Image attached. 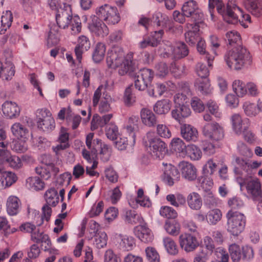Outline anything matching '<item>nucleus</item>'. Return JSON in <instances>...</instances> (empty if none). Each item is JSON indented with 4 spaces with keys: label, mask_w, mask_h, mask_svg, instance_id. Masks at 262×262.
Segmentation results:
<instances>
[{
    "label": "nucleus",
    "mask_w": 262,
    "mask_h": 262,
    "mask_svg": "<svg viewBox=\"0 0 262 262\" xmlns=\"http://www.w3.org/2000/svg\"><path fill=\"white\" fill-rule=\"evenodd\" d=\"M199 23H187L186 24L187 31L185 33V40L190 45L194 46L202 38L200 34Z\"/></svg>",
    "instance_id": "obj_18"
},
{
    "label": "nucleus",
    "mask_w": 262,
    "mask_h": 262,
    "mask_svg": "<svg viewBox=\"0 0 262 262\" xmlns=\"http://www.w3.org/2000/svg\"><path fill=\"white\" fill-rule=\"evenodd\" d=\"M90 47L91 43L88 37L84 35L79 37L78 44L75 48V53L79 63L81 62L82 54L84 52L88 51Z\"/></svg>",
    "instance_id": "obj_24"
},
{
    "label": "nucleus",
    "mask_w": 262,
    "mask_h": 262,
    "mask_svg": "<svg viewBox=\"0 0 262 262\" xmlns=\"http://www.w3.org/2000/svg\"><path fill=\"white\" fill-rule=\"evenodd\" d=\"M204 202L206 205L211 208L217 206L220 203V200L211 191H208L204 195Z\"/></svg>",
    "instance_id": "obj_58"
},
{
    "label": "nucleus",
    "mask_w": 262,
    "mask_h": 262,
    "mask_svg": "<svg viewBox=\"0 0 262 262\" xmlns=\"http://www.w3.org/2000/svg\"><path fill=\"white\" fill-rule=\"evenodd\" d=\"M12 150L17 153L25 152L28 149V146L25 141L23 140H14L10 144Z\"/></svg>",
    "instance_id": "obj_56"
},
{
    "label": "nucleus",
    "mask_w": 262,
    "mask_h": 262,
    "mask_svg": "<svg viewBox=\"0 0 262 262\" xmlns=\"http://www.w3.org/2000/svg\"><path fill=\"white\" fill-rule=\"evenodd\" d=\"M234 171L235 174L243 175L244 173L251 174V162L249 160L240 157H236L233 163Z\"/></svg>",
    "instance_id": "obj_21"
},
{
    "label": "nucleus",
    "mask_w": 262,
    "mask_h": 262,
    "mask_svg": "<svg viewBox=\"0 0 262 262\" xmlns=\"http://www.w3.org/2000/svg\"><path fill=\"white\" fill-rule=\"evenodd\" d=\"M244 6L253 15L257 17L262 15V0H244Z\"/></svg>",
    "instance_id": "obj_25"
},
{
    "label": "nucleus",
    "mask_w": 262,
    "mask_h": 262,
    "mask_svg": "<svg viewBox=\"0 0 262 262\" xmlns=\"http://www.w3.org/2000/svg\"><path fill=\"white\" fill-rule=\"evenodd\" d=\"M20 201L17 196L11 195L7 199V211L10 215H16L20 210Z\"/></svg>",
    "instance_id": "obj_29"
},
{
    "label": "nucleus",
    "mask_w": 262,
    "mask_h": 262,
    "mask_svg": "<svg viewBox=\"0 0 262 262\" xmlns=\"http://www.w3.org/2000/svg\"><path fill=\"white\" fill-rule=\"evenodd\" d=\"M92 20L89 23L90 31L96 36L104 37L109 33V30L106 25L95 15L91 17Z\"/></svg>",
    "instance_id": "obj_15"
},
{
    "label": "nucleus",
    "mask_w": 262,
    "mask_h": 262,
    "mask_svg": "<svg viewBox=\"0 0 262 262\" xmlns=\"http://www.w3.org/2000/svg\"><path fill=\"white\" fill-rule=\"evenodd\" d=\"M224 60L229 68L237 71L251 63L249 52L242 46L234 47L228 51L224 55Z\"/></svg>",
    "instance_id": "obj_3"
},
{
    "label": "nucleus",
    "mask_w": 262,
    "mask_h": 262,
    "mask_svg": "<svg viewBox=\"0 0 262 262\" xmlns=\"http://www.w3.org/2000/svg\"><path fill=\"white\" fill-rule=\"evenodd\" d=\"M228 251L233 262L250 261L254 257L253 249L248 246L241 247L236 244H232L228 246Z\"/></svg>",
    "instance_id": "obj_6"
},
{
    "label": "nucleus",
    "mask_w": 262,
    "mask_h": 262,
    "mask_svg": "<svg viewBox=\"0 0 262 262\" xmlns=\"http://www.w3.org/2000/svg\"><path fill=\"white\" fill-rule=\"evenodd\" d=\"M202 132L205 137L215 141L222 140L224 136L223 127L216 122L205 123Z\"/></svg>",
    "instance_id": "obj_10"
},
{
    "label": "nucleus",
    "mask_w": 262,
    "mask_h": 262,
    "mask_svg": "<svg viewBox=\"0 0 262 262\" xmlns=\"http://www.w3.org/2000/svg\"><path fill=\"white\" fill-rule=\"evenodd\" d=\"M123 102L125 105L130 106L136 102V97L133 94L132 86H128L125 90Z\"/></svg>",
    "instance_id": "obj_57"
},
{
    "label": "nucleus",
    "mask_w": 262,
    "mask_h": 262,
    "mask_svg": "<svg viewBox=\"0 0 262 262\" xmlns=\"http://www.w3.org/2000/svg\"><path fill=\"white\" fill-rule=\"evenodd\" d=\"M163 243L166 251L170 255H176L179 252V249L176 242L169 237L163 239Z\"/></svg>",
    "instance_id": "obj_44"
},
{
    "label": "nucleus",
    "mask_w": 262,
    "mask_h": 262,
    "mask_svg": "<svg viewBox=\"0 0 262 262\" xmlns=\"http://www.w3.org/2000/svg\"><path fill=\"white\" fill-rule=\"evenodd\" d=\"M217 2L218 3L216 5L217 11L222 15L224 20L228 24H235L237 23L238 17L233 11V6L228 4L225 9L222 0L221 1L217 0Z\"/></svg>",
    "instance_id": "obj_14"
},
{
    "label": "nucleus",
    "mask_w": 262,
    "mask_h": 262,
    "mask_svg": "<svg viewBox=\"0 0 262 262\" xmlns=\"http://www.w3.org/2000/svg\"><path fill=\"white\" fill-rule=\"evenodd\" d=\"M106 51L105 45L102 42L96 44L93 54V59L95 62H99L103 60Z\"/></svg>",
    "instance_id": "obj_46"
},
{
    "label": "nucleus",
    "mask_w": 262,
    "mask_h": 262,
    "mask_svg": "<svg viewBox=\"0 0 262 262\" xmlns=\"http://www.w3.org/2000/svg\"><path fill=\"white\" fill-rule=\"evenodd\" d=\"M233 91L239 97H243L247 93V86L241 80H235L232 83Z\"/></svg>",
    "instance_id": "obj_49"
},
{
    "label": "nucleus",
    "mask_w": 262,
    "mask_h": 262,
    "mask_svg": "<svg viewBox=\"0 0 262 262\" xmlns=\"http://www.w3.org/2000/svg\"><path fill=\"white\" fill-rule=\"evenodd\" d=\"M179 243L182 249L187 252L194 251L199 246V242L195 235L189 233L180 235Z\"/></svg>",
    "instance_id": "obj_13"
},
{
    "label": "nucleus",
    "mask_w": 262,
    "mask_h": 262,
    "mask_svg": "<svg viewBox=\"0 0 262 262\" xmlns=\"http://www.w3.org/2000/svg\"><path fill=\"white\" fill-rule=\"evenodd\" d=\"M171 101L164 99L158 101L154 106V112L159 115L166 114L169 112L171 108Z\"/></svg>",
    "instance_id": "obj_34"
},
{
    "label": "nucleus",
    "mask_w": 262,
    "mask_h": 262,
    "mask_svg": "<svg viewBox=\"0 0 262 262\" xmlns=\"http://www.w3.org/2000/svg\"><path fill=\"white\" fill-rule=\"evenodd\" d=\"M116 238L120 248L124 250H131L135 245V239L132 236L119 234Z\"/></svg>",
    "instance_id": "obj_36"
},
{
    "label": "nucleus",
    "mask_w": 262,
    "mask_h": 262,
    "mask_svg": "<svg viewBox=\"0 0 262 262\" xmlns=\"http://www.w3.org/2000/svg\"><path fill=\"white\" fill-rule=\"evenodd\" d=\"M122 219L127 224H136L141 223L142 219L134 210L124 209L121 214Z\"/></svg>",
    "instance_id": "obj_32"
},
{
    "label": "nucleus",
    "mask_w": 262,
    "mask_h": 262,
    "mask_svg": "<svg viewBox=\"0 0 262 262\" xmlns=\"http://www.w3.org/2000/svg\"><path fill=\"white\" fill-rule=\"evenodd\" d=\"M170 70L176 77H179L185 73V67L184 64L174 62L171 63Z\"/></svg>",
    "instance_id": "obj_63"
},
{
    "label": "nucleus",
    "mask_w": 262,
    "mask_h": 262,
    "mask_svg": "<svg viewBox=\"0 0 262 262\" xmlns=\"http://www.w3.org/2000/svg\"><path fill=\"white\" fill-rule=\"evenodd\" d=\"M163 171V181L169 186H172L174 181L177 180L180 177L178 169L170 163H162Z\"/></svg>",
    "instance_id": "obj_16"
},
{
    "label": "nucleus",
    "mask_w": 262,
    "mask_h": 262,
    "mask_svg": "<svg viewBox=\"0 0 262 262\" xmlns=\"http://www.w3.org/2000/svg\"><path fill=\"white\" fill-rule=\"evenodd\" d=\"M227 231L234 236H238L244 230L246 217L242 213L229 210L226 214Z\"/></svg>",
    "instance_id": "obj_4"
},
{
    "label": "nucleus",
    "mask_w": 262,
    "mask_h": 262,
    "mask_svg": "<svg viewBox=\"0 0 262 262\" xmlns=\"http://www.w3.org/2000/svg\"><path fill=\"white\" fill-rule=\"evenodd\" d=\"M241 189L245 187L247 193L250 194L254 201H259L262 198L261 184L257 179L252 178L245 179L242 182H239Z\"/></svg>",
    "instance_id": "obj_8"
},
{
    "label": "nucleus",
    "mask_w": 262,
    "mask_h": 262,
    "mask_svg": "<svg viewBox=\"0 0 262 262\" xmlns=\"http://www.w3.org/2000/svg\"><path fill=\"white\" fill-rule=\"evenodd\" d=\"M139 76V78L144 80L148 84H150L154 77V72L151 70L144 68L140 70L138 73H136Z\"/></svg>",
    "instance_id": "obj_59"
},
{
    "label": "nucleus",
    "mask_w": 262,
    "mask_h": 262,
    "mask_svg": "<svg viewBox=\"0 0 262 262\" xmlns=\"http://www.w3.org/2000/svg\"><path fill=\"white\" fill-rule=\"evenodd\" d=\"M66 119L68 123L71 124L73 129L77 128L81 121V117L78 115L72 114L71 109H69L67 112Z\"/></svg>",
    "instance_id": "obj_55"
},
{
    "label": "nucleus",
    "mask_w": 262,
    "mask_h": 262,
    "mask_svg": "<svg viewBox=\"0 0 262 262\" xmlns=\"http://www.w3.org/2000/svg\"><path fill=\"white\" fill-rule=\"evenodd\" d=\"M190 92L188 88L184 89L181 92L175 94L173 96V102L175 106L186 105L189 102Z\"/></svg>",
    "instance_id": "obj_37"
},
{
    "label": "nucleus",
    "mask_w": 262,
    "mask_h": 262,
    "mask_svg": "<svg viewBox=\"0 0 262 262\" xmlns=\"http://www.w3.org/2000/svg\"><path fill=\"white\" fill-rule=\"evenodd\" d=\"M94 134L89 133L86 137V145L89 149L82 150L83 157L91 163L92 161L99 157L102 161L107 162L111 157V148L107 144L102 143L101 140L93 139Z\"/></svg>",
    "instance_id": "obj_2"
},
{
    "label": "nucleus",
    "mask_w": 262,
    "mask_h": 262,
    "mask_svg": "<svg viewBox=\"0 0 262 262\" xmlns=\"http://www.w3.org/2000/svg\"><path fill=\"white\" fill-rule=\"evenodd\" d=\"M6 162L11 167L18 169L23 163L20 159L15 155H12L10 151L5 149H0V163Z\"/></svg>",
    "instance_id": "obj_19"
},
{
    "label": "nucleus",
    "mask_w": 262,
    "mask_h": 262,
    "mask_svg": "<svg viewBox=\"0 0 262 262\" xmlns=\"http://www.w3.org/2000/svg\"><path fill=\"white\" fill-rule=\"evenodd\" d=\"M95 15L100 20L105 21L108 24L114 25L120 20V17L116 7L105 4L96 9Z\"/></svg>",
    "instance_id": "obj_7"
},
{
    "label": "nucleus",
    "mask_w": 262,
    "mask_h": 262,
    "mask_svg": "<svg viewBox=\"0 0 262 262\" xmlns=\"http://www.w3.org/2000/svg\"><path fill=\"white\" fill-rule=\"evenodd\" d=\"M164 229L170 235H178L180 232L179 224L175 221H166L164 225Z\"/></svg>",
    "instance_id": "obj_50"
},
{
    "label": "nucleus",
    "mask_w": 262,
    "mask_h": 262,
    "mask_svg": "<svg viewBox=\"0 0 262 262\" xmlns=\"http://www.w3.org/2000/svg\"><path fill=\"white\" fill-rule=\"evenodd\" d=\"M181 134L187 141L195 142L198 139L197 129L189 124H183L181 126Z\"/></svg>",
    "instance_id": "obj_27"
},
{
    "label": "nucleus",
    "mask_w": 262,
    "mask_h": 262,
    "mask_svg": "<svg viewBox=\"0 0 262 262\" xmlns=\"http://www.w3.org/2000/svg\"><path fill=\"white\" fill-rule=\"evenodd\" d=\"M13 135L16 138H27L29 135L28 129L20 123H14L11 127Z\"/></svg>",
    "instance_id": "obj_39"
},
{
    "label": "nucleus",
    "mask_w": 262,
    "mask_h": 262,
    "mask_svg": "<svg viewBox=\"0 0 262 262\" xmlns=\"http://www.w3.org/2000/svg\"><path fill=\"white\" fill-rule=\"evenodd\" d=\"M140 116L142 123L148 127H153L157 124L155 115L150 110L143 108L141 110Z\"/></svg>",
    "instance_id": "obj_30"
},
{
    "label": "nucleus",
    "mask_w": 262,
    "mask_h": 262,
    "mask_svg": "<svg viewBox=\"0 0 262 262\" xmlns=\"http://www.w3.org/2000/svg\"><path fill=\"white\" fill-rule=\"evenodd\" d=\"M182 177L189 181L196 179L197 170L194 166L187 162H182L179 164Z\"/></svg>",
    "instance_id": "obj_22"
},
{
    "label": "nucleus",
    "mask_w": 262,
    "mask_h": 262,
    "mask_svg": "<svg viewBox=\"0 0 262 262\" xmlns=\"http://www.w3.org/2000/svg\"><path fill=\"white\" fill-rule=\"evenodd\" d=\"M146 146H148L154 156L159 159H162L167 152L166 144L160 138L156 137L153 132H148L144 138Z\"/></svg>",
    "instance_id": "obj_5"
},
{
    "label": "nucleus",
    "mask_w": 262,
    "mask_h": 262,
    "mask_svg": "<svg viewBox=\"0 0 262 262\" xmlns=\"http://www.w3.org/2000/svg\"><path fill=\"white\" fill-rule=\"evenodd\" d=\"M173 52L177 58H181L187 56L189 51L187 46L184 42H179L177 43Z\"/></svg>",
    "instance_id": "obj_54"
},
{
    "label": "nucleus",
    "mask_w": 262,
    "mask_h": 262,
    "mask_svg": "<svg viewBox=\"0 0 262 262\" xmlns=\"http://www.w3.org/2000/svg\"><path fill=\"white\" fill-rule=\"evenodd\" d=\"M188 206L193 210H199L202 206V200L200 195L195 192L190 193L187 197Z\"/></svg>",
    "instance_id": "obj_33"
},
{
    "label": "nucleus",
    "mask_w": 262,
    "mask_h": 262,
    "mask_svg": "<svg viewBox=\"0 0 262 262\" xmlns=\"http://www.w3.org/2000/svg\"><path fill=\"white\" fill-rule=\"evenodd\" d=\"M183 14L187 17H192L195 23L201 22L203 14L199 9L196 3L193 0L185 3L182 8Z\"/></svg>",
    "instance_id": "obj_11"
},
{
    "label": "nucleus",
    "mask_w": 262,
    "mask_h": 262,
    "mask_svg": "<svg viewBox=\"0 0 262 262\" xmlns=\"http://www.w3.org/2000/svg\"><path fill=\"white\" fill-rule=\"evenodd\" d=\"M172 117L180 122L182 119L189 117L191 114V110L187 105L175 106V108L171 112Z\"/></svg>",
    "instance_id": "obj_31"
},
{
    "label": "nucleus",
    "mask_w": 262,
    "mask_h": 262,
    "mask_svg": "<svg viewBox=\"0 0 262 262\" xmlns=\"http://www.w3.org/2000/svg\"><path fill=\"white\" fill-rule=\"evenodd\" d=\"M94 238L93 244L97 248H103L106 246L107 236L105 232L96 230Z\"/></svg>",
    "instance_id": "obj_42"
},
{
    "label": "nucleus",
    "mask_w": 262,
    "mask_h": 262,
    "mask_svg": "<svg viewBox=\"0 0 262 262\" xmlns=\"http://www.w3.org/2000/svg\"><path fill=\"white\" fill-rule=\"evenodd\" d=\"M185 157L187 156L192 160H199L202 156L201 150L199 147L194 144H189L187 146L185 152Z\"/></svg>",
    "instance_id": "obj_41"
},
{
    "label": "nucleus",
    "mask_w": 262,
    "mask_h": 262,
    "mask_svg": "<svg viewBox=\"0 0 262 262\" xmlns=\"http://www.w3.org/2000/svg\"><path fill=\"white\" fill-rule=\"evenodd\" d=\"M105 132L107 138L112 141L117 140L119 135L117 126L113 123L106 125Z\"/></svg>",
    "instance_id": "obj_51"
},
{
    "label": "nucleus",
    "mask_w": 262,
    "mask_h": 262,
    "mask_svg": "<svg viewBox=\"0 0 262 262\" xmlns=\"http://www.w3.org/2000/svg\"><path fill=\"white\" fill-rule=\"evenodd\" d=\"M134 233L137 238L145 243H151L154 239L153 233L146 224L136 226L134 228Z\"/></svg>",
    "instance_id": "obj_20"
},
{
    "label": "nucleus",
    "mask_w": 262,
    "mask_h": 262,
    "mask_svg": "<svg viewBox=\"0 0 262 262\" xmlns=\"http://www.w3.org/2000/svg\"><path fill=\"white\" fill-rule=\"evenodd\" d=\"M222 213L219 209H213L206 214V221L211 225H216L222 219Z\"/></svg>",
    "instance_id": "obj_47"
},
{
    "label": "nucleus",
    "mask_w": 262,
    "mask_h": 262,
    "mask_svg": "<svg viewBox=\"0 0 262 262\" xmlns=\"http://www.w3.org/2000/svg\"><path fill=\"white\" fill-rule=\"evenodd\" d=\"M28 187L33 190H40L44 187V182L37 177H31L26 180Z\"/></svg>",
    "instance_id": "obj_45"
},
{
    "label": "nucleus",
    "mask_w": 262,
    "mask_h": 262,
    "mask_svg": "<svg viewBox=\"0 0 262 262\" xmlns=\"http://www.w3.org/2000/svg\"><path fill=\"white\" fill-rule=\"evenodd\" d=\"M160 215L167 219H175L177 216L176 211L169 206H162L159 211Z\"/></svg>",
    "instance_id": "obj_62"
},
{
    "label": "nucleus",
    "mask_w": 262,
    "mask_h": 262,
    "mask_svg": "<svg viewBox=\"0 0 262 262\" xmlns=\"http://www.w3.org/2000/svg\"><path fill=\"white\" fill-rule=\"evenodd\" d=\"M226 37L230 45L234 46L236 44L237 46H241L239 45L241 43V36L237 31L228 32L226 33Z\"/></svg>",
    "instance_id": "obj_60"
},
{
    "label": "nucleus",
    "mask_w": 262,
    "mask_h": 262,
    "mask_svg": "<svg viewBox=\"0 0 262 262\" xmlns=\"http://www.w3.org/2000/svg\"><path fill=\"white\" fill-rule=\"evenodd\" d=\"M170 150L177 156L182 158L185 157V152L187 146L184 141L180 138H173L170 144Z\"/></svg>",
    "instance_id": "obj_28"
},
{
    "label": "nucleus",
    "mask_w": 262,
    "mask_h": 262,
    "mask_svg": "<svg viewBox=\"0 0 262 262\" xmlns=\"http://www.w3.org/2000/svg\"><path fill=\"white\" fill-rule=\"evenodd\" d=\"M163 34V30L151 33L150 36L148 37L149 40L150 41V46L154 47L157 46L160 42Z\"/></svg>",
    "instance_id": "obj_61"
},
{
    "label": "nucleus",
    "mask_w": 262,
    "mask_h": 262,
    "mask_svg": "<svg viewBox=\"0 0 262 262\" xmlns=\"http://www.w3.org/2000/svg\"><path fill=\"white\" fill-rule=\"evenodd\" d=\"M2 111L6 117L13 119L19 116L20 110L15 102L6 101L2 105Z\"/></svg>",
    "instance_id": "obj_23"
},
{
    "label": "nucleus",
    "mask_w": 262,
    "mask_h": 262,
    "mask_svg": "<svg viewBox=\"0 0 262 262\" xmlns=\"http://www.w3.org/2000/svg\"><path fill=\"white\" fill-rule=\"evenodd\" d=\"M138 121V117L136 116H132L129 118L128 120L129 125L126 126L127 132L129 134V136L133 140V143L134 144L136 141V135L135 130L136 128L137 127V123Z\"/></svg>",
    "instance_id": "obj_53"
},
{
    "label": "nucleus",
    "mask_w": 262,
    "mask_h": 262,
    "mask_svg": "<svg viewBox=\"0 0 262 262\" xmlns=\"http://www.w3.org/2000/svg\"><path fill=\"white\" fill-rule=\"evenodd\" d=\"M152 19L154 22L157 23V26L163 27H167L170 32H174V27L173 24L170 21L168 16L160 12H156Z\"/></svg>",
    "instance_id": "obj_26"
},
{
    "label": "nucleus",
    "mask_w": 262,
    "mask_h": 262,
    "mask_svg": "<svg viewBox=\"0 0 262 262\" xmlns=\"http://www.w3.org/2000/svg\"><path fill=\"white\" fill-rule=\"evenodd\" d=\"M113 117L112 114H108L103 115L100 117L94 116L91 122V128L92 129H96L99 127H102L107 124Z\"/></svg>",
    "instance_id": "obj_40"
},
{
    "label": "nucleus",
    "mask_w": 262,
    "mask_h": 262,
    "mask_svg": "<svg viewBox=\"0 0 262 262\" xmlns=\"http://www.w3.org/2000/svg\"><path fill=\"white\" fill-rule=\"evenodd\" d=\"M0 180L3 185V189L11 186L17 180V177L14 173L10 171H5L3 176L0 177Z\"/></svg>",
    "instance_id": "obj_48"
},
{
    "label": "nucleus",
    "mask_w": 262,
    "mask_h": 262,
    "mask_svg": "<svg viewBox=\"0 0 262 262\" xmlns=\"http://www.w3.org/2000/svg\"><path fill=\"white\" fill-rule=\"evenodd\" d=\"M38 127L45 132L49 133L55 127V123L52 114L47 108H42L38 111Z\"/></svg>",
    "instance_id": "obj_9"
},
{
    "label": "nucleus",
    "mask_w": 262,
    "mask_h": 262,
    "mask_svg": "<svg viewBox=\"0 0 262 262\" xmlns=\"http://www.w3.org/2000/svg\"><path fill=\"white\" fill-rule=\"evenodd\" d=\"M106 63L108 67L116 69L119 66L118 73L121 76L129 74L134 75L136 66L133 60L132 54H128L124 58V54L122 48L114 46L108 51L106 56Z\"/></svg>",
    "instance_id": "obj_1"
},
{
    "label": "nucleus",
    "mask_w": 262,
    "mask_h": 262,
    "mask_svg": "<svg viewBox=\"0 0 262 262\" xmlns=\"http://www.w3.org/2000/svg\"><path fill=\"white\" fill-rule=\"evenodd\" d=\"M232 127L234 133L237 135L242 134L248 129L250 126L249 119H243L241 115L234 114L231 117Z\"/></svg>",
    "instance_id": "obj_17"
},
{
    "label": "nucleus",
    "mask_w": 262,
    "mask_h": 262,
    "mask_svg": "<svg viewBox=\"0 0 262 262\" xmlns=\"http://www.w3.org/2000/svg\"><path fill=\"white\" fill-rule=\"evenodd\" d=\"M146 258L149 262H159L160 256L157 250L152 247H147L145 250Z\"/></svg>",
    "instance_id": "obj_64"
},
{
    "label": "nucleus",
    "mask_w": 262,
    "mask_h": 262,
    "mask_svg": "<svg viewBox=\"0 0 262 262\" xmlns=\"http://www.w3.org/2000/svg\"><path fill=\"white\" fill-rule=\"evenodd\" d=\"M194 86L196 90L203 95H208L212 92V88L208 78H199L196 79Z\"/></svg>",
    "instance_id": "obj_35"
},
{
    "label": "nucleus",
    "mask_w": 262,
    "mask_h": 262,
    "mask_svg": "<svg viewBox=\"0 0 262 262\" xmlns=\"http://www.w3.org/2000/svg\"><path fill=\"white\" fill-rule=\"evenodd\" d=\"M63 5V8H60L56 14V20L59 27L65 29L70 25L73 16L71 6L65 3Z\"/></svg>",
    "instance_id": "obj_12"
},
{
    "label": "nucleus",
    "mask_w": 262,
    "mask_h": 262,
    "mask_svg": "<svg viewBox=\"0 0 262 262\" xmlns=\"http://www.w3.org/2000/svg\"><path fill=\"white\" fill-rule=\"evenodd\" d=\"M46 204L55 207L59 203V198L57 190L54 188L48 189L44 194Z\"/></svg>",
    "instance_id": "obj_38"
},
{
    "label": "nucleus",
    "mask_w": 262,
    "mask_h": 262,
    "mask_svg": "<svg viewBox=\"0 0 262 262\" xmlns=\"http://www.w3.org/2000/svg\"><path fill=\"white\" fill-rule=\"evenodd\" d=\"M206 43L202 38L197 42V50L200 54L204 56V59L207 60L209 67L212 66L211 63L214 60V56L206 52Z\"/></svg>",
    "instance_id": "obj_43"
},
{
    "label": "nucleus",
    "mask_w": 262,
    "mask_h": 262,
    "mask_svg": "<svg viewBox=\"0 0 262 262\" xmlns=\"http://www.w3.org/2000/svg\"><path fill=\"white\" fill-rule=\"evenodd\" d=\"M14 74V66L11 62H7L5 64H3L2 75L1 76L2 77L7 80H9L11 79Z\"/></svg>",
    "instance_id": "obj_52"
}]
</instances>
